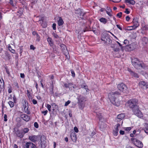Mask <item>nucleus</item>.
<instances>
[{
    "mask_svg": "<svg viewBox=\"0 0 148 148\" xmlns=\"http://www.w3.org/2000/svg\"><path fill=\"white\" fill-rule=\"evenodd\" d=\"M138 101L136 99L129 100L127 102L128 106L132 109L134 114L139 117L142 116V114L138 106Z\"/></svg>",
    "mask_w": 148,
    "mask_h": 148,
    "instance_id": "f257e3e1",
    "label": "nucleus"
},
{
    "mask_svg": "<svg viewBox=\"0 0 148 148\" xmlns=\"http://www.w3.org/2000/svg\"><path fill=\"white\" fill-rule=\"evenodd\" d=\"M120 95V93L118 92H112L108 94V97L110 101L113 104L118 106L120 105V101L117 99L116 96Z\"/></svg>",
    "mask_w": 148,
    "mask_h": 148,
    "instance_id": "f03ea898",
    "label": "nucleus"
},
{
    "mask_svg": "<svg viewBox=\"0 0 148 148\" xmlns=\"http://www.w3.org/2000/svg\"><path fill=\"white\" fill-rule=\"evenodd\" d=\"M131 62L132 65L137 69H140L143 67V63L137 58H134L132 59Z\"/></svg>",
    "mask_w": 148,
    "mask_h": 148,
    "instance_id": "7ed1b4c3",
    "label": "nucleus"
},
{
    "mask_svg": "<svg viewBox=\"0 0 148 148\" xmlns=\"http://www.w3.org/2000/svg\"><path fill=\"white\" fill-rule=\"evenodd\" d=\"M118 89L124 93H127L128 90L127 86L123 83L119 84L117 86Z\"/></svg>",
    "mask_w": 148,
    "mask_h": 148,
    "instance_id": "20e7f679",
    "label": "nucleus"
},
{
    "mask_svg": "<svg viewBox=\"0 0 148 148\" xmlns=\"http://www.w3.org/2000/svg\"><path fill=\"white\" fill-rule=\"evenodd\" d=\"M60 47L63 53L65 55L66 58L68 59L69 58V55L66 46L63 44H61L60 45Z\"/></svg>",
    "mask_w": 148,
    "mask_h": 148,
    "instance_id": "39448f33",
    "label": "nucleus"
},
{
    "mask_svg": "<svg viewBox=\"0 0 148 148\" xmlns=\"http://www.w3.org/2000/svg\"><path fill=\"white\" fill-rule=\"evenodd\" d=\"M77 99L78 103L81 106L80 108L82 109L83 108L82 107H83L84 106V102L86 101V99L85 97L80 96L78 97Z\"/></svg>",
    "mask_w": 148,
    "mask_h": 148,
    "instance_id": "423d86ee",
    "label": "nucleus"
},
{
    "mask_svg": "<svg viewBox=\"0 0 148 148\" xmlns=\"http://www.w3.org/2000/svg\"><path fill=\"white\" fill-rule=\"evenodd\" d=\"M131 141L135 145L138 147L142 148L143 146L142 142L138 139H131Z\"/></svg>",
    "mask_w": 148,
    "mask_h": 148,
    "instance_id": "0eeeda50",
    "label": "nucleus"
},
{
    "mask_svg": "<svg viewBox=\"0 0 148 148\" xmlns=\"http://www.w3.org/2000/svg\"><path fill=\"white\" fill-rule=\"evenodd\" d=\"M136 45L134 43H132L131 44L126 46L125 48L128 51L133 50L136 48Z\"/></svg>",
    "mask_w": 148,
    "mask_h": 148,
    "instance_id": "6e6552de",
    "label": "nucleus"
},
{
    "mask_svg": "<svg viewBox=\"0 0 148 148\" xmlns=\"http://www.w3.org/2000/svg\"><path fill=\"white\" fill-rule=\"evenodd\" d=\"M139 85L141 88L144 89L148 88V84L144 81L140 82Z\"/></svg>",
    "mask_w": 148,
    "mask_h": 148,
    "instance_id": "1a4fd4ad",
    "label": "nucleus"
},
{
    "mask_svg": "<svg viewBox=\"0 0 148 148\" xmlns=\"http://www.w3.org/2000/svg\"><path fill=\"white\" fill-rule=\"evenodd\" d=\"M132 22L133 23V25L132 26L129 27V28L134 27V28L136 29L139 26V24L138 22V20L137 18H134Z\"/></svg>",
    "mask_w": 148,
    "mask_h": 148,
    "instance_id": "9d476101",
    "label": "nucleus"
},
{
    "mask_svg": "<svg viewBox=\"0 0 148 148\" xmlns=\"http://www.w3.org/2000/svg\"><path fill=\"white\" fill-rule=\"evenodd\" d=\"M101 40L102 41H104L105 43H108L109 44L111 42V40L108 36H106L105 37L104 36H102Z\"/></svg>",
    "mask_w": 148,
    "mask_h": 148,
    "instance_id": "9b49d317",
    "label": "nucleus"
},
{
    "mask_svg": "<svg viewBox=\"0 0 148 148\" xmlns=\"http://www.w3.org/2000/svg\"><path fill=\"white\" fill-rule=\"evenodd\" d=\"M27 105L28 103H27L26 102H25V104L23 105L24 111L27 114H30V112L28 109L29 107Z\"/></svg>",
    "mask_w": 148,
    "mask_h": 148,
    "instance_id": "f8f14e48",
    "label": "nucleus"
},
{
    "mask_svg": "<svg viewBox=\"0 0 148 148\" xmlns=\"http://www.w3.org/2000/svg\"><path fill=\"white\" fill-rule=\"evenodd\" d=\"M21 117L22 119L26 122L29 121L30 119L29 116L25 114L21 115Z\"/></svg>",
    "mask_w": 148,
    "mask_h": 148,
    "instance_id": "ddd939ff",
    "label": "nucleus"
},
{
    "mask_svg": "<svg viewBox=\"0 0 148 148\" xmlns=\"http://www.w3.org/2000/svg\"><path fill=\"white\" fill-rule=\"evenodd\" d=\"M96 113L97 114V116L99 119V121L102 122L104 121V119L102 115V113L99 112H96Z\"/></svg>",
    "mask_w": 148,
    "mask_h": 148,
    "instance_id": "4468645a",
    "label": "nucleus"
},
{
    "mask_svg": "<svg viewBox=\"0 0 148 148\" xmlns=\"http://www.w3.org/2000/svg\"><path fill=\"white\" fill-rule=\"evenodd\" d=\"M128 71L130 73V74L133 77L135 78H137L138 77V74L132 71L130 69H127Z\"/></svg>",
    "mask_w": 148,
    "mask_h": 148,
    "instance_id": "2eb2a0df",
    "label": "nucleus"
},
{
    "mask_svg": "<svg viewBox=\"0 0 148 148\" xmlns=\"http://www.w3.org/2000/svg\"><path fill=\"white\" fill-rule=\"evenodd\" d=\"M16 134L17 136L20 138H22L24 135V133L22 131H18L16 133Z\"/></svg>",
    "mask_w": 148,
    "mask_h": 148,
    "instance_id": "dca6fc26",
    "label": "nucleus"
},
{
    "mask_svg": "<svg viewBox=\"0 0 148 148\" xmlns=\"http://www.w3.org/2000/svg\"><path fill=\"white\" fill-rule=\"evenodd\" d=\"M41 145L42 148H45L47 145V143L45 139H41Z\"/></svg>",
    "mask_w": 148,
    "mask_h": 148,
    "instance_id": "f3484780",
    "label": "nucleus"
},
{
    "mask_svg": "<svg viewBox=\"0 0 148 148\" xmlns=\"http://www.w3.org/2000/svg\"><path fill=\"white\" fill-rule=\"evenodd\" d=\"M45 138V136L42 134H41L37 136H34L32 137V138H34V139H44Z\"/></svg>",
    "mask_w": 148,
    "mask_h": 148,
    "instance_id": "a211bd4d",
    "label": "nucleus"
},
{
    "mask_svg": "<svg viewBox=\"0 0 148 148\" xmlns=\"http://www.w3.org/2000/svg\"><path fill=\"white\" fill-rule=\"evenodd\" d=\"M58 25L59 26H61L64 23V21L61 17H59V19L58 21Z\"/></svg>",
    "mask_w": 148,
    "mask_h": 148,
    "instance_id": "6ab92c4d",
    "label": "nucleus"
},
{
    "mask_svg": "<svg viewBox=\"0 0 148 148\" xmlns=\"http://www.w3.org/2000/svg\"><path fill=\"white\" fill-rule=\"evenodd\" d=\"M125 2L126 3H129L132 5H134L135 3V2L133 0H125Z\"/></svg>",
    "mask_w": 148,
    "mask_h": 148,
    "instance_id": "aec40b11",
    "label": "nucleus"
},
{
    "mask_svg": "<svg viewBox=\"0 0 148 148\" xmlns=\"http://www.w3.org/2000/svg\"><path fill=\"white\" fill-rule=\"evenodd\" d=\"M0 88L1 89L4 88V83L3 80H0Z\"/></svg>",
    "mask_w": 148,
    "mask_h": 148,
    "instance_id": "412c9836",
    "label": "nucleus"
},
{
    "mask_svg": "<svg viewBox=\"0 0 148 148\" xmlns=\"http://www.w3.org/2000/svg\"><path fill=\"white\" fill-rule=\"evenodd\" d=\"M125 117V115L123 114H119L117 116V118L123 120Z\"/></svg>",
    "mask_w": 148,
    "mask_h": 148,
    "instance_id": "4be33fe9",
    "label": "nucleus"
},
{
    "mask_svg": "<svg viewBox=\"0 0 148 148\" xmlns=\"http://www.w3.org/2000/svg\"><path fill=\"white\" fill-rule=\"evenodd\" d=\"M120 124L118 123L114 127V130L119 131V127L120 126Z\"/></svg>",
    "mask_w": 148,
    "mask_h": 148,
    "instance_id": "5701e85b",
    "label": "nucleus"
},
{
    "mask_svg": "<svg viewBox=\"0 0 148 148\" xmlns=\"http://www.w3.org/2000/svg\"><path fill=\"white\" fill-rule=\"evenodd\" d=\"M99 21L104 24H106L107 22V20L106 18H100Z\"/></svg>",
    "mask_w": 148,
    "mask_h": 148,
    "instance_id": "b1692460",
    "label": "nucleus"
},
{
    "mask_svg": "<svg viewBox=\"0 0 148 148\" xmlns=\"http://www.w3.org/2000/svg\"><path fill=\"white\" fill-rule=\"evenodd\" d=\"M10 3L12 6H14L15 4L16 3V0H10Z\"/></svg>",
    "mask_w": 148,
    "mask_h": 148,
    "instance_id": "393cba45",
    "label": "nucleus"
},
{
    "mask_svg": "<svg viewBox=\"0 0 148 148\" xmlns=\"http://www.w3.org/2000/svg\"><path fill=\"white\" fill-rule=\"evenodd\" d=\"M32 144V143L30 142H27L26 143L24 147L25 148H29L30 145Z\"/></svg>",
    "mask_w": 148,
    "mask_h": 148,
    "instance_id": "a878e982",
    "label": "nucleus"
},
{
    "mask_svg": "<svg viewBox=\"0 0 148 148\" xmlns=\"http://www.w3.org/2000/svg\"><path fill=\"white\" fill-rule=\"evenodd\" d=\"M8 48L9 50L11 51V52L12 53H15V51L13 49H12V48L11 47L10 45H9L8 46Z\"/></svg>",
    "mask_w": 148,
    "mask_h": 148,
    "instance_id": "bb28decb",
    "label": "nucleus"
},
{
    "mask_svg": "<svg viewBox=\"0 0 148 148\" xmlns=\"http://www.w3.org/2000/svg\"><path fill=\"white\" fill-rule=\"evenodd\" d=\"M142 41L144 44H146L148 42V40L147 38L144 37L142 39Z\"/></svg>",
    "mask_w": 148,
    "mask_h": 148,
    "instance_id": "cd10ccee",
    "label": "nucleus"
},
{
    "mask_svg": "<svg viewBox=\"0 0 148 148\" xmlns=\"http://www.w3.org/2000/svg\"><path fill=\"white\" fill-rule=\"evenodd\" d=\"M116 121L118 123H119L120 124L121 123V125H122L123 123V121H122V120L119 119V118L117 117V118L116 119Z\"/></svg>",
    "mask_w": 148,
    "mask_h": 148,
    "instance_id": "c85d7f7f",
    "label": "nucleus"
},
{
    "mask_svg": "<svg viewBox=\"0 0 148 148\" xmlns=\"http://www.w3.org/2000/svg\"><path fill=\"white\" fill-rule=\"evenodd\" d=\"M8 103L11 108L13 107L14 104V103L12 101H10L8 102Z\"/></svg>",
    "mask_w": 148,
    "mask_h": 148,
    "instance_id": "c756f323",
    "label": "nucleus"
},
{
    "mask_svg": "<svg viewBox=\"0 0 148 148\" xmlns=\"http://www.w3.org/2000/svg\"><path fill=\"white\" fill-rule=\"evenodd\" d=\"M5 55L6 58L8 59V60H10L11 58V56L7 52H5Z\"/></svg>",
    "mask_w": 148,
    "mask_h": 148,
    "instance_id": "7c9ffc66",
    "label": "nucleus"
},
{
    "mask_svg": "<svg viewBox=\"0 0 148 148\" xmlns=\"http://www.w3.org/2000/svg\"><path fill=\"white\" fill-rule=\"evenodd\" d=\"M22 131L24 134L25 133H27L29 131V130L28 128H26L23 129Z\"/></svg>",
    "mask_w": 148,
    "mask_h": 148,
    "instance_id": "2f4dec72",
    "label": "nucleus"
},
{
    "mask_svg": "<svg viewBox=\"0 0 148 148\" xmlns=\"http://www.w3.org/2000/svg\"><path fill=\"white\" fill-rule=\"evenodd\" d=\"M14 85L16 88H19L18 83L16 82H15L13 83Z\"/></svg>",
    "mask_w": 148,
    "mask_h": 148,
    "instance_id": "473e14b6",
    "label": "nucleus"
},
{
    "mask_svg": "<svg viewBox=\"0 0 148 148\" xmlns=\"http://www.w3.org/2000/svg\"><path fill=\"white\" fill-rule=\"evenodd\" d=\"M123 43L124 44L127 46V45H128L129 44V41L125 39L124 40Z\"/></svg>",
    "mask_w": 148,
    "mask_h": 148,
    "instance_id": "72a5a7b5",
    "label": "nucleus"
},
{
    "mask_svg": "<svg viewBox=\"0 0 148 148\" xmlns=\"http://www.w3.org/2000/svg\"><path fill=\"white\" fill-rule=\"evenodd\" d=\"M52 35L53 37L56 38H58L59 37L55 33H52Z\"/></svg>",
    "mask_w": 148,
    "mask_h": 148,
    "instance_id": "f704fd0d",
    "label": "nucleus"
},
{
    "mask_svg": "<svg viewBox=\"0 0 148 148\" xmlns=\"http://www.w3.org/2000/svg\"><path fill=\"white\" fill-rule=\"evenodd\" d=\"M47 108L49 112H50L51 111V106L50 105H49V104H47Z\"/></svg>",
    "mask_w": 148,
    "mask_h": 148,
    "instance_id": "c9c22d12",
    "label": "nucleus"
},
{
    "mask_svg": "<svg viewBox=\"0 0 148 148\" xmlns=\"http://www.w3.org/2000/svg\"><path fill=\"white\" fill-rule=\"evenodd\" d=\"M70 103L71 101L70 100H68L67 101L65 102L64 106H67Z\"/></svg>",
    "mask_w": 148,
    "mask_h": 148,
    "instance_id": "e433bc0d",
    "label": "nucleus"
},
{
    "mask_svg": "<svg viewBox=\"0 0 148 148\" xmlns=\"http://www.w3.org/2000/svg\"><path fill=\"white\" fill-rule=\"evenodd\" d=\"M124 129L125 130L129 131L131 130V127H125Z\"/></svg>",
    "mask_w": 148,
    "mask_h": 148,
    "instance_id": "4c0bfd02",
    "label": "nucleus"
},
{
    "mask_svg": "<svg viewBox=\"0 0 148 148\" xmlns=\"http://www.w3.org/2000/svg\"><path fill=\"white\" fill-rule=\"evenodd\" d=\"M119 131L114 130L113 131V134L115 136H116L117 135Z\"/></svg>",
    "mask_w": 148,
    "mask_h": 148,
    "instance_id": "58836bf2",
    "label": "nucleus"
},
{
    "mask_svg": "<svg viewBox=\"0 0 148 148\" xmlns=\"http://www.w3.org/2000/svg\"><path fill=\"white\" fill-rule=\"evenodd\" d=\"M34 126L36 128H38V123L35 122L34 123Z\"/></svg>",
    "mask_w": 148,
    "mask_h": 148,
    "instance_id": "ea45409f",
    "label": "nucleus"
},
{
    "mask_svg": "<svg viewBox=\"0 0 148 148\" xmlns=\"http://www.w3.org/2000/svg\"><path fill=\"white\" fill-rule=\"evenodd\" d=\"M7 116L6 114H5L4 115V121H7Z\"/></svg>",
    "mask_w": 148,
    "mask_h": 148,
    "instance_id": "a19ab883",
    "label": "nucleus"
},
{
    "mask_svg": "<svg viewBox=\"0 0 148 148\" xmlns=\"http://www.w3.org/2000/svg\"><path fill=\"white\" fill-rule=\"evenodd\" d=\"M122 14V13L121 12H120L119 13H118L117 14L116 16L120 18Z\"/></svg>",
    "mask_w": 148,
    "mask_h": 148,
    "instance_id": "79ce46f5",
    "label": "nucleus"
},
{
    "mask_svg": "<svg viewBox=\"0 0 148 148\" xmlns=\"http://www.w3.org/2000/svg\"><path fill=\"white\" fill-rule=\"evenodd\" d=\"M56 24L55 23H53L52 25V27L53 29L56 30Z\"/></svg>",
    "mask_w": 148,
    "mask_h": 148,
    "instance_id": "37998d69",
    "label": "nucleus"
},
{
    "mask_svg": "<svg viewBox=\"0 0 148 148\" xmlns=\"http://www.w3.org/2000/svg\"><path fill=\"white\" fill-rule=\"evenodd\" d=\"M83 88L85 89L87 92L88 90V87L87 86H84V87H83Z\"/></svg>",
    "mask_w": 148,
    "mask_h": 148,
    "instance_id": "c03bdc74",
    "label": "nucleus"
},
{
    "mask_svg": "<svg viewBox=\"0 0 148 148\" xmlns=\"http://www.w3.org/2000/svg\"><path fill=\"white\" fill-rule=\"evenodd\" d=\"M119 48H116L114 49V51L115 52H118L119 51Z\"/></svg>",
    "mask_w": 148,
    "mask_h": 148,
    "instance_id": "a18cd8bd",
    "label": "nucleus"
},
{
    "mask_svg": "<svg viewBox=\"0 0 148 148\" xmlns=\"http://www.w3.org/2000/svg\"><path fill=\"white\" fill-rule=\"evenodd\" d=\"M32 102L34 104H36L37 103V101L36 100L34 99H33L32 100Z\"/></svg>",
    "mask_w": 148,
    "mask_h": 148,
    "instance_id": "49530a36",
    "label": "nucleus"
},
{
    "mask_svg": "<svg viewBox=\"0 0 148 148\" xmlns=\"http://www.w3.org/2000/svg\"><path fill=\"white\" fill-rule=\"evenodd\" d=\"M48 112V111L47 110H46L45 111H42V114H44V115H46V114H47Z\"/></svg>",
    "mask_w": 148,
    "mask_h": 148,
    "instance_id": "de8ad7c7",
    "label": "nucleus"
},
{
    "mask_svg": "<svg viewBox=\"0 0 148 148\" xmlns=\"http://www.w3.org/2000/svg\"><path fill=\"white\" fill-rule=\"evenodd\" d=\"M74 130L77 133L78 132V130L77 127H75L74 128Z\"/></svg>",
    "mask_w": 148,
    "mask_h": 148,
    "instance_id": "09e8293b",
    "label": "nucleus"
},
{
    "mask_svg": "<svg viewBox=\"0 0 148 148\" xmlns=\"http://www.w3.org/2000/svg\"><path fill=\"white\" fill-rule=\"evenodd\" d=\"M119 133L120 134L123 135L125 133V132L124 131L122 130H120L119 132Z\"/></svg>",
    "mask_w": 148,
    "mask_h": 148,
    "instance_id": "8fccbe9b",
    "label": "nucleus"
},
{
    "mask_svg": "<svg viewBox=\"0 0 148 148\" xmlns=\"http://www.w3.org/2000/svg\"><path fill=\"white\" fill-rule=\"evenodd\" d=\"M36 40L38 41H39L40 39V37L39 36V35L38 34V35H36Z\"/></svg>",
    "mask_w": 148,
    "mask_h": 148,
    "instance_id": "3c124183",
    "label": "nucleus"
},
{
    "mask_svg": "<svg viewBox=\"0 0 148 148\" xmlns=\"http://www.w3.org/2000/svg\"><path fill=\"white\" fill-rule=\"evenodd\" d=\"M106 12L107 14L110 16H112V15L110 13L111 12H108L107 10H106Z\"/></svg>",
    "mask_w": 148,
    "mask_h": 148,
    "instance_id": "603ef678",
    "label": "nucleus"
},
{
    "mask_svg": "<svg viewBox=\"0 0 148 148\" xmlns=\"http://www.w3.org/2000/svg\"><path fill=\"white\" fill-rule=\"evenodd\" d=\"M30 49H31L34 50L35 49V47L33 45H32L30 46Z\"/></svg>",
    "mask_w": 148,
    "mask_h": 148,
    "instance_id": "864d4df0",
    "label": "nucleus"
},
{
    "mask_svg": "<svg viewBox=\"0 0 148 148\" xmlns=\"http://www.w3.org/2000/svg\"><path fill=\"white\" fill-rule=\"evenodd\" d=\"M130 17L128 16H127L126 17V19L127 21H128L130 20Z\"/></svg>",
    "mask_w": 148,
    "mask_h": 148,
    "instance_id": "5fc2aeb1",
    "label": "nucleus"
},
{
    "mask_svg": "<svg viewBox=\"0 0 148 148\" xmlns=\"http://www.w3.org/2000/svg\"><path fill=\"white\" fill-rule=\"evenodd\" d=\"M72 136H73V137H74V138L75 139V138L76 137H75V134H74V133H71V139H72L73 138L72 137Z\"/></svg>",
    "mask_w": 148,
    "mask_h": 148,
    "instance_id": "6e6d98bb",
    "label": "nucleus"
},
{
    "mask_svg": "<svg viewBox=\"0 0 148 148\" xmlns=\"http://www.w3.org/2000/svg\"><path fill=\"white\" fill-rule=\"evenodd\" d=\"M113 2L115 3H118L120 2L121 0H112Z\"/></svg>",
    "mask_w": 148,
    "mask_h": 148,
    "instance_id": "4d7b16f0",
    "label": "nucleus"
},
{
    "mask_svg": "<svg viewBox=\"0 0 148 148\" xmlns=\"http://www.w3.org/2000/svg\"><path fill=\"white\" fill-rule=\"evenodd\" d=\"M71 73L72 76L74 77L75 76V75L74 72L73 71H71Z\"/></svg>",
    "mask_w": 148,
    "mask_h": 148,
    "instance_id": "13d9d810",
    "label": "nucleus"
},
{
    "mask_svg": "<svg viewBox=\"0 0 148 148\" xmlns=\"http://www.w3.org/2000/svg\"><path fill=\"white\" fill-rule=\"evenodd\" d=\"M95 132H92V134H91V136H94V137H92L91 138H95V136H96V135H95Z\"/></svg>",
    "mask_w": 148,
    "mask_h": 148,
    "instance_id": "bf43d9fd",
    "label": "nucleus"
},
{
    "mask_svg": "<svg viewBox=\"0 0 148 148\" xmlns=\"http://www.w3.org/2000/svg\"><path fill=\"white\" fill-rule=\"evenodd\" d=\"M47 41L51 44H52V41L51 39L50 38H48L47 39Z\"/></svg>",
    "mask_w": 148,
    "mask_h": 148,
    "instance_id": "052dcab7",
    "label": "nucleus"
},
{
    "mask_svg": "<svg viewBox=\"0 0 148 148\" xmlns=\"http://www.w3.org/2000/svg\"><path fill=\"white\" fill-rule=\"evenodd\" d=\"M106 9L107 10V11L108 12H111V11H112L111 10V9L110 8V7H107Z\"/></svg>",
    "mask_w": 148,
    "mask_h": 148,
    "instance_id": "680f3d73",
    "label": "nucleus"
},
{
    "mask_svg": "<svg viewBox=\"0 0 148 148\" xmlns=\"http://www.w3.org/2000/svg\"><path fill=\"white\" fill-rule=\"evenodd\" d=\"M125 12L127 14H128L130 13V12L128 10V9H125Z\"/></svg>",
    "mask_w": 148,
    "mask_h": 148,
    "instance_id": "e2e57ef3",
    "label": "nucleus"
},
{
    "mask_svg": "<svg viewBox=\"0 0 148 148\" xmlns=\"http://www.w3.org/2000/svg\"><path fill=\"white\" fill-rule=\"evenodd\" d=\"M64 86L66 88H68L69 87V85L67 84H64Z\"/></svg>",
    "mask_w": 148,
    "mask_h": 148,
    "instance_id": "0e129e2a",
    "label": "nucleus"
},
{
    "mask_svg": "<svg viewBox=\"0 0 148 148\" xmlns=\"http://www.w3.org/2000/svg\"><path fill=\"white\" fill-rule=\"evenodd\" d=\"M20 77H21L22 78H24L25 77V75L24 74L21 73L20 74Z\"/></svg>",
    "mask_w": 148,
    "mask_h": 148,
    "instance_id": "69168bd1",
    "label": "nucleus"
},
{
    "mask_svg": "<svg viewBox=\"0 0 148 148\" xmlns=\"http://www.w3.org/2000/svg\"><path fill=\"white\" fill-rule=\"evenodd\" d=\"M33 35L34 36H36V35H38V34L36 32H32Z\"/></svg>",
    "mask_w": 148,
    "mask_h": 148,
    "instance_id": "338daca9",
    "label": "nucleus"
},
{
    "mask_svg": "<svg viewBox=\"0 0 148 148\" xmlns=\"http://www.w3.org/2000/svg\"><path fill=\"white\" fill-rule=\"evenodd\" d=\"M116 26L119 29H120V30H122V28L120 27L119 25H117Z\"/></svg>",
    "mask_w": 148,
    "mask_h": 148,
    "instance_id": "774afa93",
    "label": "nucleus"
}]
</instances>
